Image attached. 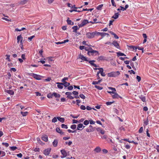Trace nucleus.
<instances>
[{"mask_svg": "<svg viewBox=\"0 0 159 159\" xmlns=\"http://www.w3.org/2000/svg\"><path fill=\"white\" fill-rule=\"evenodd\" d=\"M103 6V4L100 5L97 7V9L98 10H101L102 8V7Z\"/></svg>", "mask_w": 159, "mask_h": 159, "instance_id": "39", "label": "nucleus"}, {"mask_svg": "<svg viewBox=\"0 0 159 159\" xmlns=\"http://www.w3.org/2000/svg\"><path fill=\"white\" fill-rule=\"evenodd\" d=\"M53 96V93H49L47 95V97L48 98H52Z\"/></svg>", "mask_w": 159, "mask_h": 159, "instance_id": "37", "label": "nucleus"}, {"mask_svg": "<svg viewBox=\"0 0 159 159\" xmlns=\"http://www.w3.org/2000/svg\"><path fill=\"white\" fill-rule=\"evenodd\" d=\"M42 139L45 142H47L48 141V137L46 135L43 136L42 137Z\"/></svg>", "mask_w": 159, "mask_h": 159, "instance_id": "24", "label": "nucleus"}, {"mask_svg": "<svg viewBox=\"0 0 159 159\" xmlns=\"http://www.w3.org/2000/svg\"><path fill=\"white\" fill-rule=\"evenodd\" d=\"M53 96L55 98H59L60 97V95L59 94H58L56 93H53Z\"/></svg>", "mask_w": 159, "mask_h": 159, "instance_id": "36", "label": "nucleus"}, {"mask_svg": "<svg viewBox=\"0 0 159 159\" xmlns=\"http://www.w3.org/2000/svg\"><path fill=\"white\" fill-rule=\"evenodd\" d=\"M17 42L18 43H19V42L20 41V44L21 45L23 44L22 43V40H23V38L22 36V35L21 34L19 35L17 37Z\"/></svg>", "mask_w": 159, "mask_h": 159, "instance_id": "7", "label": "nucleus"}, {"mask_svg": "<svg viewBox=\"0 0 159 159\" xmlns=\"http://www.w3.org/2000/svg\"><path fill=\"white\" fill-rule=\"evenodd\" d=\"M80 108L81 110H85L86 109V107L84 105H82L80 107Z\"/></svg>", "mask_w": 159, "mask_h": 159, "instance_id": "54", "label": "nucleus"}, {"mask_svg": "<svg viewBox=\"0 0 159 159\" xmlns=\"http://www.w3.org/2000/svg\"><path fill=\"white\" fill-rule=\"evenodd\" d=\"M99 80H98V81H94L92 82V84L93 85H95L97 84H98L100 83L102 80V79H99Z\"/></svg>", "mask_w": 159, "mask_h": 159, "instance_id": "23", "label": "nucleus"}, {"mask_svg": "<svg viewBox=\"0 0 159 159\" xmlns=\"http://www.w3.org/2000/svg\"><path fill=\"white\" fill-rule=\"evenodd\" d=\"M7 57L6 58V59L8 61L10 62L11 61V60L10 58V55H6L5 56Z\"/></svg>", "mask_w": 159, "mask_h": 159, "instance_id": "40", "label": "nucleus"}, {"mask_svg": "<svg viewBox=\"0 0 159 159\" xmlns=\"http://www.w3.org/2000/svg\"><path fill=\"white\" fill-rule=\"evenodd\" d=\"M57 119L59 121L62 123H63L64 122L65 119L64 118H61L60 117H57Z\"/></svg>", "mask_w": 159, "mask_h": 159, "instance_id": "30", "label": "nucleus"}, {"mask_svg": "<svg viewBox=\"0 0 159 159\" xmlns=\"http://www.w3.org/2000/svg\"><path fill=\"white\" fill-rule=\"evenodd\" d=\"M56 131L57 132L60 134L61 135L63 134H64V132H62L59 128H57L56 129Z\"/></svg>", "mask_w": 159, "mask_h": 159, "instance_id": "20", "label": "nucleus"}, {"mask_svg": "<svg viewBox=\"0 0 159 159\" xmlns=\"http://www.w3.org/2000/svg\"><path fill=\"white\" fill-rule=\"evenodd\" d=\"M113 95H112V97L113 98H122L121 96H120L118 94L114 92V93H113Z\"/></svg>", "mask_w": 159, "mask_h": 159, "instance_id": "10", "label": "nucleus"}, {"mask_svg": "<svg viewBox=\"0 0 159 159\" xmlns=\"http://www.w3.org/2000/svg\"><path fill=\"white\" fill-rule=\"evenodd\" d=\"M51 150V148H48L47 149H45L43 153L46 156L48 155L50 153Z\"/></svg>", "mask_w": 159, "mask_h": 159, "instance_id": "8", "label": "nucleus"}, {"mask_svg": "<svg viewBox=\"0 0 159 159\" xmlns=\"http://www.w3.org/2000/svg\"><path fill=\"white\" fill-rule=\"evenodd\" d=\"M133 47L134 48H135L136 49H138L139 50H141L142 51V53H143V52H144V51H143L144 48H143L140 47H139V46H138V47Z\"/></svg>", "mask_w": 159, "mask_h": 159, "instance_id": "32", "label": "nucleus"}, {"mask_svg": "<svg viewBox=\"0 0 159 159\" xmlns=\"http://www.w3.org/2000/svg\"><path fill=\"white\" fill-rule=\"evenodd\" d=\"M57 87L59 89H62L63 88V86L62 83L57 82Z\"/></svg>", "mask_w": 159, "mask_h": 159, "instance_id": "16", "label": "nucleus"}, {"mask_svg": "<svg viewBox=\"0 0 159 159\" xmlns=\"http://www.w3.org/2000/svg\"><path fill=\"white\" fill-rule=\"evenodd\" d=\"M91 50L88 52V54L90 55L89 53H91L92 55H93L94 54H99L98 52L96 50H93L91 48H90Z\"/></svg>", "mask_w": 159, "mask_h": 159, "instance_id": "5", "label": "nucleus"}, {"mask_svg": "<svg viewBox=\"0 0 159 159\" xmlns=\"http://www.w3.org/2000/svg\"><path fill=\"white\" fill-rule=\"evenodd\" d=\"M109 33L112 35H113L114 37L116 39H118L119 37L113 32L111 31L109 32Z\"/></svg>", "mask_w": 159, "mask_h": 159, "instance_id": "27", "label": "nucleus"}, {"mask_svg": "<svg viewBox=\"0 0 159 159\" xmlns=\"http://www.w3.org/2000/svg\"><path fill=\"white\" fill-rule=\"evenodd\" d=\"M97 130L98 131H99V132H100V133L102 134H104L105 133V131L104 130H103L102 129H101V128H97Z\"/></svg>", "mask_w": 159, "mask_h": 159, "instance_id": "19", "label": "nucleus"}, {"mask_svg": "<svg viewBox=\"0 0 159 159\" xmlns=\"http://www.w3.org/2000/svg\"><path fill=\"white\" fill-rule=\"evenodd\" d=\"M136 78H137V81L138 82H139L141 80V78L140 76H139L137 75V76Z\"/></svg>", "mask_w": 159, "mask_h": 159, "instance_id": "58", "label": "nucleus"}, {"mask_svg": "<svg viewBox=\"0 0 159 159\" xmlns=\"http://www.w3.org/2000/svg\"><path fill=\"white\" fill-rule=\"evenodd\" d=\"M28 0H22L21 1V3L22 4H25L28 1Z\"/></svg>", "mask_w": 159, "mask_h": 159, "instance_id": "50", "label": "nucleus"}, {"mask_svg": "<svg viewBox=\"0 0 159 159\" xmlns=\"http://www.w3.org/2000/svg\"><path fill=\"white\" fill-rule=\"evenodd\" d=\"M61 127L62 128L67 129L68 128V127L66 125L64 124H62L61 125Z\"/></svg>", "mask_w": 159, "mask_h": 159, "instance_id": "41", "label": "nucleus"}, {"mask_svg": "<svg viewBox=\"0 0 159 159\" xmlns=\"http://www.w3.org/2000/svg\"><path fill=\"white\" fill-rule=\"evenodd\" d=\"M111 1L112 6L116 7V5L114 1V0H111Z\"/></svg>", "mask_w": 159, "mask_h": 159, "instance_id": "59", "label": "nucleus"}, {"mask_svg": "<svg viewBox=\"0 0 159 159\" xmlns=\"http://www.w3.org/2000/svg\"><path fill=\"white\" fill-rule=\"evenodd\" d=\"M76 127V125L74 124L73 125H72L70 126V128L72 129H75Z\"/></svg>", "mask_w": 159, "mask_h": 159, "instance_id": "47", "label": "nucleus"}, {"mask_svg": "<svg viewBox=\"0 0 159 159\" xmlns=\"http://www.w3.org/2000/svg\"><path fill=\"white\" fill-rule=\"evenodd\" d=\"M72 93L70 92H66V93L65 94L67 96V98H68L69 97L70 95H71Z\"/></svg>", "mask_w": 159, "mask_h": 159, "instance_id": "46", "label": "nucleus"}, {"mask_svg": "<svg viewBox=\"0 0 159 159\" xmlns=\"http://www.w3.org/2000/svg\"><path fill=\"white\" fill-rule=\"evenodd\" d=\"M68 78L67 77H64L63 79H62L61 81L62 82H66V80H68Z\"/></svg>", "mask_w": 159, "mask_h": 159, "instance_id": "45", "label": "nucleus"}, {"mask_svg": "<svg viewBox=\"0 0 159 159\" xmlns=\"http://www.w3.org/2000/svg\"><path fill=\"white\" fill-rule=\"evenodd\" d=\"M124 7L122 6H120L119 8L117 9V10L118 11H120V10L124 11L125 10H124Z\"/></svg>", "mask_w": 159, "mask_h": 159, "instance_id": "49", "label": "nucleus"}, {"mask_svg": "<svg viewBox=\"0 0 159 159\" xmlns=\"http://www.w3.org/2000/svg\"><path fill=\"white\" fill-rule=\"evenodd\" d=\"M58 140L57 139H54L52 143V144L54 147H56L57 145Z\"/></svg>", "mask_w": 159, "mask_h": 159, "instance_id": "22", "label": "nucleus"}, {"mask_svg": "<svg viewBox=\"0 0 159 159\" xmlns=\"http://www.w3.org/2000/svg\"><path fill=\"white\" fill-rule=\"evenodd\" d=\"M20 113L23 116H25L28 115V112L27 111H25V112L21 111Z\"/></svg>", "mask_w": 159, "mask_h": 159, "instance_id": "34", "label": "nucleus"}, {"mask_svg": "<svg viewBox=\"0 0 159 159\" xmlns=\"http://www.w3.org/2000/svg\"><path fill=\"white\" fill-rule=\"evenodd\" d=\"M21 57L22 59H23V60H25L26 59V58L25 57V54H22L21 55Z\"/></svg>", "mask_w": 159, "mask_h": 159, "instance_id": "57", "label": "nucleus"}, {"mask_svg": "<svg viewBox=\"0 0 159 159\" xmlns=\"http://www.w3.org/2000/svg\"><path fill=\"white\" fill-rule=\"evenodd\" d=\"M89 23H90L87 20H84L82 21L80 24L78 25V26L79 27H82Z\"/></svg>", "mask_w": 159, "mask_h": 159, "instance_id": "3", "label": "nucleus"}, {"mask_svg": "<svg viewBox=\"0 0 159 159\" xmlns=\"http://www.w3.org/2000/svg\"><path fill=\"white\" fill-rule=\"evenodd\" d=\"M143 127H141L139 131V132L140 133H142L143 132Z\"/></svg>", "mask_w": 159, "mask_h": 159, "instance_id": "56", "label": "nucleus"}, {"mask_svg": "<svg viewBox=\"0 0 159 159\" xmlns=\"http://www.w3.org/2000/svg\"><path fill=\"white\" fill-rule=\"evenodd\" d=\"M139 97L143 102H144L146 101V98L145 97L141 95L140 96H139Z\"/></svg>", "mask_w": 159, "mask_h": 159, "instance_id": "31", "label": "nucleus"}, {"mask_svg": "<svg viewBox=\"0 0 159 159\" xmlns=\"http://www.w3.org/2000/svg\"><path fill=\"white\" fill-rule=\"evenodd\" d=\"M104 59V57L102 56H100L98 57V60L99 61L100 60H102Z\"/></svg>", "mask_w": 159, "mask_h": 159, "instance_id": "55", "label": "nucleus"}, {"mask_svg": "<svg viewBox=\"0 0 159 159\" xmlns=\"http://www.w3.org/2000/svg\"><path fill=\"white\" fill-rule=\"evenodd\" d=\"M61 152L62 155L66 156L67 153L64 149H62L61 150Z\"/></svg>", "mask_w": 159, "mask_h": 159, "instance_id": "25", "label": "nucleus"}, {"mask_svg": "<svg viewBox=\"0 0 159 159\" xmlns=\"http://www.w3.org/2000/svg\"><path fill=\"white\" fill-rule=\"evenodd\" d=\"M114 102H107L106 103V104L107 105H109L111 104L112 103H113Z\"/></svg>", "mask_w": 159, "mask_h": 159, "instance_id": "62", "label": "nucleus"}, {"mask_svg": "<svg viewBox=\"0 0 159 159\" xmlns=\"http://www.w3.org/2000/svg\"><path fill=\"white\" fill-rule=\"evenodd\" d=\"M148 118H147L146 120L143 122V124L145 125H147L148 124Z\"/></svg>", "mask_w": 159, "mask_h": 159, "instance_id": "38", "label": "nucleus"}, {"mask_svg": "<svg viewBox=\"0 0 159 159\" xmlns=\"http://www.w3.org/2000/svg\"><path fill=\"white\" fill-rule=\"evenodd\" d=\"M6 92L11 95H13L14 94V92L12 90H7Z\"/></svg>", "mask_w": 159, "mask_h": 159, "instance_id": "29", "label": "nucleus"}, {"mask_svg": "<svg viewBox=\"0 0 159 159\" xmlns=\"http://www.w3.org/2000/svg\"><path fill=\"white\" fill-rule=\"evenodd\" d=\"M97 20V19L96 18H95V19H93V22L90 21H89V22L90 23H91V24H94V23H97V22H96Z\"/></svg>", "mask_w": 159, "mask_h": 159, "instance_id": "48", "label": "nucleus"}, {"mask_svg": "<svg viewBox=\"0 0 159 159\" xmlns=\"http://www.w3.org/2000/svg\"><path fill=\"white\" fill-rule=\"evenodd\" d=\"M79 57L83 61H88V60L87 59V58L85 57H84L83 55L80 54L79 56Z\"/></svg>", "mask_w": 159, "mask_h": 159, "instance_id": "15", "label": "nucleus"}, {"mask_svg": "<svg viewBox=\"0 0 159 159\" xmlns=\"http://www.w3.org/2000/svg\"><path fill=\"white\" fill-rule=\"evenodd\" d=\"M89 123V121L87 120H84V124L85 125H88Z\"/></svg>", "mask_w": 159, "mask_h": 159, "instance_id": "42", "label": "nucleus"}, {"mask_svg": "<svg viewBox=\"0 0 159 159\" xmlns=\"http://www.w3.org/2000/svg\"><path fill=\"white\" fill-rule=\"evenodd\" d=\"M108 89L112 90V91H113V92H115L116 91V90L115 88H113L111 87H109L108 88Z\"/></svg>", "mask_w": 159, "mask_h": 159, "instance_id": "63", "label": "nucleus"}, {"mask_svg": "<svg viewBox=\"0 0 159 159\" xmlns=\"http://www.w3.org/2000/svg\"><path fill=\"white\" fill-rule=\"evenodd\" d=\"M17 148L15 146H12L10 147V149L12 151H14Z\"/></svg>", "mask_w": 159, "mask_h": 159, "instance_id": "53", "label": "nucleus"}, {"mask_svg": "<svg viewBox=\"0 0 159 159\" xmlns=\"http://www.w3.org/2000/svg\"><path fill=\"white\" fill-rule=\"evenodd\" d=\"M34 151L35 152H39L40 150V149L39 148H35L34 150Z\"/></svg>", "mask_w": 159, "mask_h": 159, "instance_id": "64", "label": "nucleus"}, {"mask_svg": "<svg viewBox=\"0 0 159 159\" xmlns=\"http://www.w3.org/2000/svg\"><path fill=\"white\" fill-rule=\"evenodd\" d=\"M97 36L101 35L102 36V38L103 37L105 36L106 35H107L108 36L109 35V34H107L104 32L100 33L99 32H97Z\"/></svg>", "mask_w": 159, "mask_h": 159, "instance_id": "11", "label": "nucleus"}, {"mask_svg": "<svg viewBox=\"0 0 159 159\" xmlns=\"http://www.w3.org/2000/svg\"><path fill=\"white\" fill-rule=\"evenodd\" d=\"M57 117H54L52 120V122L55 123L57 121Z\"/></svg>", "mask_w": 159, "mask_h": 159, "instance_id": "43", "label": "nucleus"}, {"mask_svg": "<svg viewBox=\"0 0 159 159\" xmlns=\"http://www.w3.org/2000/svg\"><path fill=\"white\" fill-rule=\"evenodd\" d=\"M95 60H91L89 61V63L90 64V65L93 66L95 67H97V65L93 63V62H95Z\"/></svg>", "mask_w": 159, "mask_h": 159, "instance_id": "17", "label": "nucleus"}, {"mask_svg": "<svg viewBox=\"0 0 159 159\" xmlns=\"http://www.w3.org/2000/svg\"><path fill=\"white\" fill-rule=\"evenodd\" d=\"M65 143L66 144H68V145L70 146L72 144V142L71 141H70L69 142H66Z\"/></svg>", "mask_w": 159, "mask_h": 159, "instance_id": "61", "label": "nucleus"}, {"mask_svg": "<svg viewBox=\"0 0 159 159\" xmlns=\"http://www.w3.org/2000/svg\"><path fill=\"white\" fill-rule=\"evenodd\" d=\"M35 37L34 35H33L30 37L28 38V40L29 41H30L32 40V39Z\"/></svg>", "mask_w": 159, "mask_h": 159, "instance_id": "51", "label": "nucleus"}, {"mask_svg": "<svg viewBox=\"0 0 159 159\" xmlns=\"http://www.w3.org/2000/svg\"><path fill=\"white\" fill-rule=\"evenodd\" d=\"M79 97H80L81 98L84 99L85 98V96L83 94H80L79 95Z\"/></svg>", "mask_w": 159, "mask_h": 159, "instance_id": "52", "label": "nucleus"}, {"mask_svg": "<svg viewBox=\"0 0 159 159\" xmlns=\"http://www.w3.org/2000/svg\"><path fill=\"white\" fill-rule=\"evenodd\" d=\"M120 74L119 71L112 72L108 74V76L109 77H116Z\"/></svg>", "mask_w": 159, "mask_h": 159, "instance_id": "2", "label": "nucleus"}, {"mask_svg": "<svg viewBox=\"0 0 159 159\" xmlns=\"http://www.w3.org/2000/svg\"><path fill=\"white\" fill-rule=\"evenodd\" d=\"M93 130V127L91 125H89V127L86 129V131L88 132H92Z\"/></svg>", "mask_w": 159, "mask_h": 159, "instance_id": "9", "label": "nucleus"}, {"mask_svg": "<svg viewBox=\"0 0 159 159\" xmlns=\"http://www.w3.org/2000/svg\"><path fill=\"white\" fill-rule=\"evenodd\" d=\"M84 127V126H83L82 124L80 123L77 125V130H81Z\"/></svg>", "mask_w": 159, "mask_h": 159, "instance_id": "12", "label": "nucleus"}, {"mask_svg": "<svg viewBox=\"0 0 159 159\" xmlns=\"http://www.w3.org/2000/svg\"><path fill=\"white\" fill-rule=\"evenodd\" d=\"M119 15V14L118 12L115 13L112 17V18H114L115 19H116L118 18Z\"/></svg>", "mask_w": 159, "mask_h": 159, "instance_id": "18", "label": "nucleus"}, {"mask_svg": "<svg viewBox=\"0 0 159 159\" xmlns=\"http://www.w3.org/2000/svg\"><path fill=\"white\" fill-rule=\"evenodd\" d=\"M67 22L68 25H74V22H72L71 20H69V18L68 17L67 20Z\"/></svg>", "mask_w": 159, "mask_h": 159, "instance_id": "28", "label": "nucleus"}, {"mask_svg": "<svg viewBox=\"0 0 159 159\" xmlns=\"http://www.w3.org/2000/svg\"><path fill=\"white\" fill-rule=\"evenodd\" d=\"M97 32H88L86 34L87 37L89 39L94 38L95 36H97Z\"/></svg>", "mask_w": 159, "mask_h": 159, "instance_id": "1", "label": "nucleus"}, {"mask_svg": "<svg viewBox=\"0 0 159 159\" xmlns=\"http://www.w3.org/2000/svg\"><path fill=\"white\" fill-rule=\"evenodd\" d=\"M79 28H78L76 25L72 27V29L73 30V32H77V30L79 29Z\"/></svg>", "mask_w": 159, "mask_h": 159, "instance_id": "21", "label": "nucleus"}, {"mask_svg": "<svg viewBox=\"0 0 159 159\" xmlns=\"http://www.w3.org/2000/svg\"><path fill=\"white\" fill-rule=\"evenodd\" d=\"M30 75L33 76L34 79L37 80H39L41 79L40 78L41 77V76L39 75L32 73Z\"/></svg>", "mask_w": 159, "mask_h": 159, "instance_id": "4", "label": "nucleus"}, {"mask_svg": "<svg viewBox=\"0 0 159 159\" xmlns=\"http://www.w3.org/2000/svg\"><path fill=\"white\" fill-rule=\"evenodd\" d=\"M124 140L127 141H128V142H129V143H133L135 145H137L138 144V143H137L135 142L134 141H129V139H124Z\"/></svg>", "mask_w": 159, "mask_h": 159, "instance_id": "26", "label": "nucleus"}, {"mask_svg": "<svg viewBox=\"0 0 159 159\" xmlns=\"http://www.w3.org/2000/svg\"><path fill=\"white\" fill-rule=\"evenodd\" d=\"M101 150H102L101 148L98 146L96 147L94 149V151L97 153L100 152L101 151Z\"/></svg>", "mask_w": 159, "mask_h": 159, "instance_id": "14", "label": "nucleus"}, {"mask_svg": "<svg viewBox=\"0 0 159 159\" xmlns=\"http://www.w3.org/2000/svg\"><path fill=\"white\" fill-rule=\"evenodd\" d=\"M62 84L63 85L66 87L70 85V83H68L66 82H63Z\"/></svg>", "mask_w": 159, "mask_h": 159, "instance_id": "33", "label": "nucleus"}, {"mask_svg": "<svg viewBox=\"0 0 159 159\" xmlns=\"http://www.w3.org/2000/svg\"><path fill=\"white\" fill-rule=\"evenodd\" d=\"M70 116H71L73 118L77 119L79 117V115L74 116V115L71 114L70 115Z\"/></svg>", "mask_w": 159, "mask_h": 159, "instance_id": "60", "label": "nucleus"}, {"mask_svg": "<svg viewBox=\"0 0 159 159\" xmlns=\"http://www.w3.org/2000/svg\"><path fill=\"white\" fill-rule=\"evenodd\" d=\"M117 56L118 57H119L120 56H126L125 55L124 53H121L120 52H117Z\"/></svg>", "mask_w": 159, "mask_h": 159, "instance_id": "35", "label": "nucleus"}, {"mask_svg": "<svg viewBox=\"0 0 159 159\" xmlns=\"http://www.w3.org/2000/svg\"><path fill=\"white\" fill-rule=\"evenodd\" d=\"M112 44L117 48H120L119 44L116 41H113L112 43Z\"/></svg>", "mask_w": 159, "mask_h": 159, "instance_id": "13", "label": "nucleus"}, {"mask_svg": "<svg viewBox=\"0 0 159 159\" xmlns=\"http://www.w3.org/2000/svg\"><path fill=\"white\" fill-rule=\"evenodd\" d=\"M130 65L134 70H136L138 68V64L136 62H131Z\"/></svg>", "mask_w": 159, "mask_h": 159, "instance_id": "6", "label": "nucleus"}, {"mask_svg": "<svg viewBox=\"0 0 159 159\" xmlns=\"http://www.w3.org/2000/svg\"><path fill=\"white\" fill-rule=\"evenodd\" d=\"M95 87L99 90H102L103 89L102 87L98 85H95Z\"/></svg>", "mask_w": 159, "mask_h": 159, "instance_id": "44", "label": "nucleus"}]
</instances>
